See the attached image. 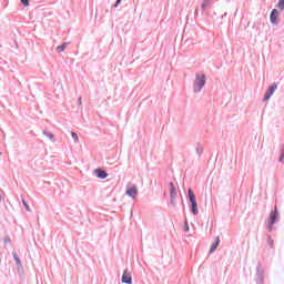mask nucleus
Masks as SVG:
<instances>
[{
    "label": "nucleus",
    "mask_w": 284,
    "mask_h": 284,
    "mask_svg": "<svg viewBox=\"0 0 284 284\" xmlns=\"http://www.w3.org/2000/svg\"><path fill=\"white\" fill-rule=\"evenodd\" d=\"M280 214H278V207L275 206V210L270 213L268 217V230L272 232V227L274 226V223L278 221Z\"/></svg>",
    "instance_id": "f257e3e1"
},
{
    "label": "nucleus",
    "mask_w": 284,
    "mask_h": 284,
    "mask_svg": "<svg viewBox=\"0 0 284 284\" xmlns=\"http://www.w3.org/2000/svg\"><path fill=\"white\" fill-rule=\"evenodd\" d=\"M203 85H205V75H197L194 83V92H201Z\"/></svg>",
    "instance_id": "f03ea898"
},
{
    "label": "nucleus",
    "mask_w": 284,
    "mask_h": 284,
    "mask_svg": "<svg viewBox=\"0 0 284 284\" xmlns=\"http://www.w3.org/2000/svg\"><path fill=\"white\" fill-rule=\"evenodd\" d=\"M169 192L171 196V204L176 205V187H174V182H170Z\"/></svg>",
    "instance_id": "7ed1b4c3"
},
{
    "label": "nucleus",
    "mask_w": 284,
    "mask_h": 284,
    "mask_svg": "<svg viewBox=\"0 0 284 284\" xmlns=\"http://www.w3.org/2000/svg\"><path fill=\"white\" fill-rule=\"evenodd\" d=\"M278 87L276 84H272L271 87H268L265 95H264V101H270V99L272 98V94H274V92H276V89Z\"/></svg>",
    "instance_id": "20e7f679"
},
{
    "label": "nucleus",
    "mask_w": 284,
    "mask_h": 284,
    "mask_svg": "<svg viewBox=\"0 0 284 284\" xmlns=\"http://www.w3.org/2000/svg\"><path fill=\"white\" fill-rule=\"evenodd\" d=\"M126 194L131 196V199H136V194H139V190L134 185L126 186Z\"/></svg>",
    "instance_id": "39448f33"
},
{
    "label": "nucleus",
    "mask_w": 284,
    "mask_h": 284,
    "mask_svg": "<svg viewBox=\"0 0 284 284\" xmlns=\"http://www.w3.org/2000/svg\"><path fill=\"white\" fill-rule=\"evenodd\" d=\"M278 17H281V13L278 12V10L273 9L270 16L271 23H277Z\"/></svg>",
    "instance_id": "423d86ee"
},
{
    "label": "nucleus",
    "mask_w": 284,
    "mask_h": 284,
    "mask_svg": "<svg viewBox=\"0 0 284 284\" xmlns=\"http://www.w3.org/2000/svg\"><path fill=\"white\" fill-rule=\"evenodd\" d=\"M122 283L132 284V274L129 271H124L122 275Z\"/></svg>",
    "instance_id": "0eeeda50"
},
{
    "label": "nucleus",
    "mask_w": 284,
    "mask_h": 284,
    "mask_svg": "<svg viewBox=\"0 0 284 284\" xmlns=\"http://www.w3.org/2000/svg\"><path fill=\"white\" fill-rule=\"evenodd\" d=\"M191 210L194 214V216H196V214H199V204L196 203V200H191Z\"/></svg>",
    "instance_id": "6e6552de"
},
{
    "label": "nucleus",
    "mask_w": 284,
    "mask_h": 284,
    "mask_svg": "<svg viewBox=\"0 0 284 284\" xmlns=\"http://www.w3.org/2000/svg\"><path fill=\"white\" fill-rule=\"evenodd\" d=\"M98 179H108V173L101 169L95 170Z\"/></svg>",
    "instance_id": "1a4fd4ad"
},
{
    "label": "nucleus",
    "mask_w": 284,
    "mask_h": 284,
    "mask_svg": "<svg viewBox=\"0 0 284 284\" xmlns=\"http://www.w3.org/2000/svg\"><path fill=\"white\" fill-rule=\"evenodd\" d=\"M12 256H13V258L16 261L17 266L18 267H22L23 263H21V258H19V254H17V252L13 251L12 252Z\"/></svg>",
    "instance_id": "9d476101"
},
{
    "label": "nucleus",
    "mask_w": 284,
    "mask_h": 284,
    "mask_svg": "<svg viewBox=\"0 0 284 284\" xmlns=\"http://www.w3.org/2000/svg\"><path fill=\"white\" fill-rule=\"evenodd\" d=\"M220 243H221V239L216 237L215 242L211 245L210 254H212V252H214L216 250V247H219Z\"/></svg>",
    "instance_id": "9b49d317"
},
{
    "label": "nucleus",
    "mask_w": 284,
    "mask_h": 284,
    "mask_svg": "<svg viewBox=\"0 0 284 284\" xmlns=\"http://www.w3.org/2000/svg\"><path fill=\"white\" fill-rule=\"evenodd\" d=\"M65 48H68V42H64L63 44L57 47V50L59 52H64Z\"/></svg>",
    "instance_id": "f8f14e48"
},
{
    "label": "nucleus",
    "mask_w": 284,
    "mask_h": 284,
    "mask_svg": "<svg viewBox=\"0 0 284 284\" xmlns=\"http://www.w3.org/2000/svg\"><path fill=\"white\" fill-rule=\"evenodd\" d=\"M189 199H190V201L196 200V196L194 195V192H192V189H189Z\"/></svg>",
    "instance_id": "ddd939ff"
},
{
    "label": "nucleus",
    "mask_w": 284,
    "mask_h": 284,
    "mask_svg": "<svg viewBox=\"0 0 284 284\" xmlns=\"http://www.w3.org/2000/svg\"><path fill=\"white\" fill-rule=\"evenodd\" d=\"M211 1L210 0H204L202 3V9L205 10L210 6Z\"/></svg>",
    "instance_id": "4468645a"
},
{
    "label": "nucleus",
    "mask_w": 284,
    "mask_h": 284,
    "mask_svg": "<svg viewBox=\"0 0 284 284\" xmlns=\"http://www.w3.org/2000/svg\"><path fill=\"white\" fill-rule=\"evenodd\" d=\"M277 8L284 10V0H278Z\"/></svg>",
    "instance_id": "2eb2a0df"
},
{
    "label": "nucleus",
    "mask_w": 284,
    "mask_h": 284,
    "mask_svg": "<svg viewBox=\"0 0 284 284\" xmlns=\"http://www.w3.org/2000/svg\"><path fill=\"white\" fill-rule=\"evenodd\" d=\"M22 6H24L26 8H28V6H30V0H20Z\"/></svg>",
    "instance_id": "dca6fc26"
},
{
    "label": "nucleus",
    "mask_w": 284,
    "mask_h": 284,
    "mask_svg": "<svg viewBox=\"0 0 284 284\" xmlns=\"http://www.w3.org/2000/svg\"><path fill=\"white\" fill-rule=\"evenodd\" d=\"M72 139H74L75 142H79V135L74 132H71Z\"/></svg>",
    "instance_id": "f3484780"
},
{
    "label": "nucleus",
    "mask_w": 284,
    "mask_h": 284,
    "mask_svg": "<svg viewBox=\"0 0 284 284\" xmlns=\"http://www.w3.org/2000/svg\"><path fill=\"white\" fill-rule=\"evenodd\" d=\"M43 134H45V136H48L51 141L52 139H54V135L52 133H48L44 131Z\"/></svg>",
    "instance_id": "a211bd4d"
},
{
    "label": "nucleus",
    "mask_w": 284,
    "mask_h": 284,
    "mask_svg": "<svg viewBox=\"0 0 284 284\" xmlns=\"http://www.w3.org/2000/svg\"><path fill=\"white\" fill-rule=\"evenodd\" d=\"M22 203L27 210V212H30V205H28V203L26 202V200H22Z\"/></svg>",
    "instance_id": "6ab92c4d"
},
{
    "label": "nucleus",
    "mask_w": 284,
    "mask_h": 284,
    "mask_svg": "<svg viewBox=\"0 0 284 284\" xmlns=\"http://www.w3.org/2000/svg\"><path fill=\"white\" fill-rule=\"evenodd\" d=\"M3 242H4V243H11V240H10L9 236H6V237L3 239Z\"/></svg>",
    "instance_id": "aec40b11"
},
{
    "label": "nucleus",
    "mask_w": 284,
    "mask_h": 284,
    "mask_svg": "<svg viewBox=\"0 0 284 284\" xmlns=\"http://www.w3.org/2000/svg\"><path fill=\"white\" fill-rule=\"evenodd\" d=\"M119 3H121V0H116L114 8H119Z\"/></svg>",
    "instance_id": "412c9836"
},
{
    "label": "nucleus",
    "mask_w": 284,
    "mask_h": 284,
    "mask_svg": "<svg viewBox=\"0 0 284 284\" xmlns=\"http://www.w3.org/2000/svg\"><path fill=\"white\" fill-rule=\"evenodd\" d=\"M184 232H190V226H187V224H186V226L184 229Z\"/></svg>",
    "instance_id": "4be33fe9"
},
{
    "label": "nucleus",
    "mask_w": 284,
    "mask_h": 284,
    "mask_svg": "<svg viewBox=\"0 0 284 284\" xmlns=\"http://www.w3.org/2000/svg\"><path fill=\"white\" fill-rule=\"evenodd\" d=\"M79 104L81 105V98H79Z\"/></svg>",
    "instance_id": "5701e85b"
}]
</instances>
